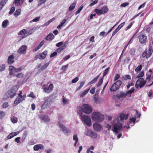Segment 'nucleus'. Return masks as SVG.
<instances>
[{
  "label": "nucleus",
  "mask_w": 153,
  "mask_h": 153,
  "mask_svg": "<svg viewBox=\"0 0 153 153\" xmlns=\"http://www.w3.org/2000/svg\"><path fill=\"white\" fill-rule=\"evenodd\" d=\"M128 114H127L126 115V114L121 113L119 117H117V120L118 122L117 123H115L114 124V130L113 131L116 133H118L119 130L121 131L123 128L122 125L121 123H119V122L122 121L124 119L127 120L128 118Z\"/></svg>",
  "instance_id": "1"
},
{
  "label": "nucleus",
  "mask_w": 153,
  "mask_h": 153,
  "mask_svg": "<svg viewBox=\"0 0 153 153\" xmlns=\"http://www.w3.org/2000/svg\"><path fill=\"white\" fill-rule=\"evenodd\" d=\"M19 87L18 85H16L13 87L10 90L8 91L6 94L7 96L6 98H4V99H7L9 97L10 98H13L16 95V92L18 90Z\"/></svg>",
  "instance_id": "2"
},
{
  "label": "nucleus",
  "mask_w": 153,
  "mask_h": 153,
  "mask_svg": "<svg viewBox=\"0 0 153 153\" xmlns=\"http://www.w3.org/2000/svg\"><path fill=\"white\" fill-rule=\"evenodd\" d=\"M91 115L92 119L95 121L100 122L104 120V115L100 112H93Z\"/></svg>",
  "instance_id": "3"
},
{
  "label": "nucleus",
  "mask_w": 153,
  "mask_h": 153,
  "mask_svg": "<svg viewBox=\"0 0 153 153\" xmlns=\"http://www.w3.org/2000/svg\"><path fill=\"white\" fill-rule=\"evenodd\" d=\"M82 110L84 113L88 114L91 113L92 108L88 104H83L82 107Z\"/></svg>",
  "instance_id": "4"
},
{
  "label": "nucleus",
  "mask_w": 153,
  "mask_h": 153,
  "mask_svg": "<svg viewBox=\"0 0 153 153\" xmlns=\"http://www.w3.org/2000/svg\"><path fill=\"white\" fill-rule=\"evenodd\" d=\"M122 82L120 80H117L111 86L110 88L111 91V92H114L116 91L119 88Z\"/></svg>",
  "instance_id": "5"
},
{
  "label": "nucleus",
  "mask_w": 153,
  "mask_h": 153,
  "mask_svg": "<svg viewBox=\"0 0 153 153\" xmlns=\"http://www.w3.org/2000/svg\"><path fill=\"white\" fill-rule=\"evenodd\" d=\"M81 119L88 126H91V120L89 117L85 115H83L81 117Z\"/></svg>",
  "instance_id": "6"
},
{
  "label": "nucleus",
  "mask_w": 153,
  "mask_h": 153,
  "mask_svg": "<svg viewBox=\"0 0 153 153\" xmlns=\"http://www.w3.org/2000/svg\"><path fill=\"white\" fill-rule=\"evenodd\" d=\"M58 124L61 131L63 132L65 134H68L71 131L68 129L65 126L60 122H58Z\"/></svg>",
  "instance_id": "7"
},
{
  "label": "nucleus",
  "mask_w": 153,
  "mask_h": 153,
  "mask_svg": "<svg viewBox=\"0 0 153 153\" xmlns=\"http://www.w3.org/2000/svg\"><path fill=\"white\" fill-rule=\"evenodd\" d=\"M47 54V51L46 50L44 51L43 53H40L39 55H37L35 56L36 59H44Z\"/></svg>",
  "instance_id": "8"
},
{
  "label": "nucleus",
  "mask_w": 153,
  "mask_h": 153,
  "mask_svg": "<svg viewBox=\"0 0 153 153\" xmlns=\"http://www.w3.org/2000/svg\"><path fill=\"white\" fill-rule=\"evenodd\" d=\"M138 38L140 42L141 43H144L146 41L147 36L145 34H140Z\"/></svg>",
  "instance_id": "9"
},
{
  "label": "nucleus",
  "mask_w": 153,
  "mask_h": 153,
  "mask_svg": "<svg viewBox=\"0 0 153 153\" xmlns=\"http://www.w3.org/2000/svg\"><path fill=\"white\" fill-rule=\"evenodd\" d=\"M93 128L97 131H100L102 129V126L97 123H95L93 125Z\"/></svg>",
  "instance_id": "10"
},
{
  "label": "nucleus",
  "mask_w": 153,
  "mask_h": 153,
  "mask_svg": "<svg viewBox=\"0 0 153 153\" xmlns=\"http://www.w3.org/2000/svg\"><path fill=\"white\" fill-rule=\"evenodd\" d=\"M137 82H139V87L141 88L145 85L146 83V81L144 80L143 78H141L137 80Z\"/></svg>",
  "instance_id": "11"
},
{
  "label": "nucleus",
  "mask_w": 153,
  "mask_h": 153,
  "mask_svg": "<svg viewBox=\"0 0 153 153\" xmlns=\"http://www.w3.org/2000/svg\"><path fill=\"white\" fill-rule=\"evenodd\" d=\"M27 48V46L25 45H22L18 50V52L23 54H25L26 53V50Z\"/></svg>",
  "instance_id": "12"
},
{
  "label": "nucleus",
  "mask_w": 153,
  "mask_h": 153,
  "mask_svg": "<svg viewBox=\"0 0 153 153\" xmlns=\"http://www.w3.org/2000/svg\"><path fill=\"white\" fill-rule=\"evenodd\" d=\"M126 93L124 92L123 91H120L119 93L118 94L116 95V97L118 99H120L121 98H125L126 97Z\"/></svg>",
  "instance_id": "13"
},
{
  "label": "nucleus",
  "mask_w": 153,
  "mask_h": 153,
  "mask_svg": "<svg viewBox=\"0 0 153 153\" xmlns=\"http://www.w3.org/2000/svg\"><path fill=\"white\" fill-rule=\"evenodd\" d=\"M14 62V57L13 55H10L8 58L7 63L11 65Z\"/></svg>",
  "instance_id": "14"
},
{
  "label": "nucleus",
  "mask_w": 153,
  "mask_h": 153,
  "mask_svg": "<svg viewBox=\"0 0 153 153\" xmlns=\"http://www.w3.org/2000/svg\"><path fill=\"white\" fill-rule=\"evenodd\" d=\"M14 69H15V67L13 66H10L9 67V75L10 78L14 75L13 74V72L14 71Z\"/></svg>",
  "instance_id": "15"
},
{
  "label": "nucleus",
  "mask_w": 153,
  "mask_h": 153,
  "mask_svg": "<svg viewBox=\"0 0 153 153\" xmlns=\"http://www.w3.org/2000/svg\"><path fill=\"white\" fill-rule=\"evenodd\" d=\"M43 146L41 144L36 145L33 147L34 150L35 151H37L39 149H43Z\"/></svg>",
  "instance_id": "16"
},
{
  "label": "nucleus",
  "mask_w": 153,
  "mask_h": 153,
  "mask_svg": "<svg viewBox=\"0 0 153 153\" xmlns=\"http://www.w3.org/2000/svg\"><path fill=\"white\" fill-rule=\"evenodd\" d=\"M19 34L22 35V37L23 38L28 36L27 31L25 29H23L21 30L19 32Z\"/></svg>",
  "instance_id": "17"
},
{
  "label": "nucleus",
  "mask_w": 153,
  "mask_h": 153,
  "mask_svg": "<svg viewBox=\"0 0 153 153\" xmlns=\"http://www.w3.org/2000/svg\"><path fill=\"white\" fill-rule=\"evenodd\" d=\"M38 29L37 27H33L32 29L27 31V35L29 36L33 33L35 31L37 30Z\"/></svg>",
  "instance_id": "18"
},
{
  "label": "nucleus",
  "mask_w": 153,
  "mask_h": 153,
  "mask_svg": "<svg viewBox=\"0 0 153 153\" xmlns=\"http://www.w3.org/2000/svg\"><path fill=\"white\" fill-rule=\"evenodd\" d=\"M55 36L52 33L49 34L46 37L45 39L47 41L52 40L54 38Z\"/></svg>",
  "instance_id": "19"
},
{
  "label": "nucleus",
  "mask_w": 153,
  "mask_h": 153,
  "mask_svg": "<svg viewBox=\"0 0 153 153\" xmlns=\"http://www.w3.org/2000/svg\"><path fill=\"white\" fill-rule=\"evenodd\" d=\"M100 74H99L94 78L92 80L88 83V85H90L96 82L97 81L98 78L100 76Z\"/></svg>",
  "instance_id": "20"
},
{
  "label": "nucleus",
  "mask_w": 153,
  "mask_h": 153,
  "mask_svg": "<svg viewBox=\"0 0 153 153\" xmlns=\"http://www.w3.org/2000/svg\"><path fill=\"white\" fill-rule=\"evenodd\" d=\"M40 118L42 120L45 122H49L50 120V119L48 116L45 115H42L40 116Z\"/></svg>",
  "instance_id": "21"
},
{
  "label": "nucleus",
  "mask_w": 153,
  "mask_h": 153,
  "mask_svg": "<svg viewBox=\"0 0 153 153\" xmlns=\"http://www.w3.org/2000/svg\"><path fill=\"white\" fill-rule=\"evenodd\" d=\"M153 52V50L152 48V46L149 45V47L148 49V53L149 55L148 56V57H150L152 54V53Z\"/></svg>",
  "instance_id": "22"
},
{
  "label": "nucleus",
  "mask_w": 153,
  "mask_h": 153,
  "mask_svg": "<svg viewBox=\"0 0 153 153\" xmlns=\"http://www.w3.org/2000/svg\"><path fill=\"white\" fill-rule=\"evenodd\" d=\"M89 90V89H88L81 91L80 93V96L81 97H84L88 93Z\"/></svg>",
  "instance_id": "23"
},
{
  "label": "nucleus",
  "mask_w": 153,
  "mask_h": 153,
  "mask_svg": "<svg viewBox=\"0 0 153 153\" xmlns=\"http://www.w3.org/2000/svg\"><path fill=\"white\" fill-rule=\"evenodd\" d=\"M101 10L102 12V14H105L108 11V9L106 6H104L102 7Z\"/></svg>",
  "instance_id": "24"
},
{
  "label": "nucleus",
  "mask_w": 153,
  "mask_h": 153,
  "mask_svg": "<svg viewBox=\"0 0 153 153\" xmlns=\"http://www.w3.org/2000/svg\"><path fill=\"white\" fill-rule=\"evenodd\" d=\"M22 100L21 97H17L16 98L14 101V102L15 104L17 105L19 103L21 102L22 101Z\"/></svg>",
  "instance_id": "25"
},
{
  "label": "nucleus",
  "mask_w": 153,
  "mask_h": 153,
  "mask_svg": "<svg viewBox=\"0 0 153 153\" xmlns=\"http://www.w3.org/2000/svg\"><path fill=\"white\" fill-rule=\"evenodd\" d=\"M23 2V0H15L14 1L15 4L17 6L22 4Z\"/></svg>",
  "instance_id": "26"
},
{
  "label": "nucleus",
  "mask_w": 153,
  "mask_h": 153,
  "mask_svg": "<svg viewBox=\"0 0 153 153\" xmlns=\"http://www.w3.org/2000/svg\"><path fill=\"white\" fill-rule=\"evenodd\" d=\"M73 139L75 141V142L74 144V146H76L77 143L78 141V138L77 137V134H74L73 136Z\"/></svg>",
  "instance_id": "27"
},
{
  "label": "nucleus",
  "mask_w": 153,
  "mask_h": 153,
  "mask_svg": "<svg viewBox=\"0 0 153 153\" xmlns=\"http://www.w3.org/2000/svg\"><path fill=\"white\" fill-rule=\"evenodd\" d=\"M134 88H131L130 90H129L128 91H127L126 93V95L128 94H130V97H131V95L132 93H134Z\"/></svg>",
  "instance_id": "28"
},
{
  "label": "nucleus",
  "mask_w": 153,
  "mask_h": 153,
  "mask_svg": "<svg viewBox=\"0 0 153 153\" xmlns=\"http://www.w3.org/2000/svg\"><path fill=\"white\" fill-rule=\"evenodd\" d=\"M89 134L90 137L93 138H95L97 137L96 133H94V132H90Z\"/></svg>",
  "instance_id": "29"
},
{
  "label": "nucleus",
  "mask_w": 153,
  "mask_h": 153,
  "mask_svg": "<svg viewBox=\"0 0 153 153\" xmlns=\"http://www.w3.org/2000/svg\"><path fill=\"white\" fill-rule=\"evenodd\" d=\"M66 46L65 44L64 45L62 46H61L60 48H58L56 50V52H60L62 51L63 49H65L66 47Z\"/></svg>",
  "instance_id": "30"
},
{
  "label": "nucleus",
  "mask_w": 153,
  "mask_h": 153,
  "mask_svg": "<svg viewBox=\"0 0 153 153\" xmlns=\"http://www.w3.org/2000/svg\"><path fill=\"white\" fill-rule=\"evenodd\" d=\"M76 4L74 3L71 4L69 7V10L70 11H72L75 7Z\"/></svg>",
  "instance_id": "31"
},
{
  "label": "nucleus",
  "mask_w": 153,
  "mask_h": 153,
  "mask_svg": "<svg viewBox=\"0 0 153 153\" xmlns=\"http://www.w3.org/2000/svg\"><path fill=\"white\" fill-rule=\"evenodd\" d=\"M66 21V20L65 19H63L60 24L57 26V28H60L63 26H64V25Z\"/></svg>",
  "instance_id": "32"
},
{
  "label": "nucleus",
  "mask_w": 153,
  "mask_h": 153,
  "mask_svg": "<svg viewBox=\"0 0 153 153\" xmlns=\"http://www.w3.org/2000/svg\"><path fill=\"white\" fill-rule=\"evenodd\" d=\"M94 12L98 15H100L102 14V12L101 9H96L94 10Z\"/></svg>",
  "instance_id": "33"
},
{
  "label": "nucleus",
  "mask_w": 153,
  "mask_h": 153,
  "mask_svg": "<svg viewBox=\"0 0 153 153\" xmlns=\"http://www.w3.org/2000/svg\"><path fill=\"white\" fill-rule=\"evenodd\" d=\"M47 0H38V3L37 5L38 6H40L43 4L45 3Z\"/></svg>",
  "instance_id": "34"
},
{
  "label": "nucleus",
  "mask_w": 153,
  "mask_h": 153,
  "mask_svg": "<svg viewBox=\"0 0 153 153\" xmlns=\"http://www.w3.org/2000/svg\"><path fill=\"white\" fill-rule=\"evenodd\" d=\"M6 3V1L5 0H2L0 3V8L1 9L3 6L5 5Z\"/></svg>",
  "instance_id": "35"
},
{
  "label": "nucleus",
  "mask_w": 153,
  "mask_h": 153,
  "mask_svg": "<svg viewBox=\"0 0 153 153\" xmlns=\"http://www.w3.org/2000/svg\"><path fill=\"white\" fill-rule=\"evenodd\" d=\"M12 122L13 123H16L18 121L17 118L14 116H13L11 119Z\"/></svg>",
  "instance_id": "36"
},
{
  "label": "nucleus",
  "mask_w": 153,
  "mask_h": 153,
  "mask_svg": "<svg viewBox=\"0 0 153 153\" xmlns=\"http://www.w3.org/2000/svg\"><path fill=\"white\" fill-rule=\"evenodd\" d=\"M136 52V49L133 48H131L130 51V53L131 55L134 56Z\"/></svg>",
  "instance_id": "37"
},
{
  "label": "nucleus",
  "mask_w": 153,
  "mask_h": 153,
  "mask_svg": "<svg viewBox=\"0 0 153 153\" xmlns=\"http://www.w3.org/2000/svg\"><path fill=\"white\" fill-rule=\"evenodd\" d=\"M149 55V53H148L147 51H145L142 55V58L146 57V58H148L149 57H148V56Z\"/></svg>",
  "instance_id": "38"
},
{
  "label": "nucleus",
  "mask_w": 153,
  "mask_h": 153,
  "mask_svg": "<svg viewBox=\"0 0 153 153\" xmlns=\"http://www.w3.org/2000/svg\"><path fill=\"white\" fill-rule=\"evenodd\" d=\"M142 68V66L141 65H139L135 69V71L136 72H140Z\"/></svg>",
  "instance_id": "39"
},
{
  "label": "nucleus",
  "mask_w": 153,
  "mask_h": 153,
  "mask_svg": "<svg viewBox=\"0 0 153 153\" xmlns=\"http://www.w3.org/2000/svg\"><path fill=\"white\" fill-rule=\"evenodd\" d=\"M8 22V20L7 19H6L4 21L2 22V27H6Z\"/></svg>",
  "instance_id": "40"
},
{
  "label": "nucleus",
  "mask_w": 153,
  "mask_h": 153,
  "mask_svg": "<svg viewBox=\"0 0 153 153\" xmlns=\"http://www.w3.org/2000/svg\"><path fill=\"white\" fill-rule=\"evenodd\" d=\"M134 81L128 83V85L126 86L127 88L129 89L131 86H134Z\"/></svg>",
  "instance_id": "41"
},
{
  "label": "nucleus",
  "mask_w": 153,
  "mask_h": 153,
  "mask_svg": "<svg viewBox=\"0 0 153 153\" xmlns=\"http://www.w3.org/2000/svg\"><path fill=\"white\" fill-rule=\"evenodd\" d=\"M103 77H102L101 78L99 82L98 83L97 85V86L98 87H100L101 85L102 84L103 82Z\"/></svg>",
  "instance_id": "42"
},
{
  "label": "nucleus",
  "mask_w": 153,
  "mask_h": 153,
  "mask_svg": "<svg viewBox=\"0 0 153 153\" xmlns=\"http://www.w3.org/2000/svg\"><path fill=\"white\" fill-rule=\"evenodd\" d=\"M110 68V67H108V68H106L103 73V77L104 76H105L108 73L109 71V70Z\"/></svg>",
  "instance_id": "43"
},
{
  "label": "nucleus",
  "mask_w": 153,
  "mask_h": 153,
  "mask_svg": "<svg viewBox=\"0 0 153 153\" xmlns=\"http://www.w3.org/2000/svg\"><path fill=\"white\" fill-rule=\"evenodd\" d=\"M49 63H47L45 64L44 65H43L40 69L39 70L40 71H42L45 69L49 65Z\"/></svg>",
  "instance_id": "44"
},
{
  "label": "nucleus",
  "mask_w": 153,
  "mask_h": 153,
  "mask_svg": "<svg viewBox=\"0 0 153 153\" xmlns=\"http://www.w3.org/2000/svg\"><path fill=\"white\" fill-rule=\"evenodd\" d=\"M20 13V10L19 9L17 10L14 13V16H17Z\"/></svg>",
  "instance_id": "45"
},
{
  "label": "nucleus",
  "mask_w": 153,
  "mask_h": 153,
  "mask_svg": "<svg viewBox=\"0 0 153 153\" xmlns=\"http://www.w3.org/2000/svg\"><path fill=\"white\" fill-rule=\"evenodd\" d=\"M5 69V65L4 64H2L0 65V71H2L4 70Z\"/></svg>",
  "instance_id": "46"
},
{
  "label": "nucleus",
  "mask_w": 153,
  "mask_h": 153,
  "mask_svg": "<svg viewBox=\"0 0 153 153\" xmlns=\"http://www.w3.org/2000/svg\"><path fill=\"white\" fill-rule=\"evenodd\" d=\"M134 23V21H133V22H130L129 24L126 27V28L125 29L126 30H127L128 29H129L130 28Z\"/></svg>",
  "instance_id": "47"
},
{
  "label": "nucleus",
  "mask_w": 153,
  "mask_h": 153,
  "mask_svg": "<svg viewBox=\"0 0 153 153\" xmlns=\"http://www.w3.org/2000/svg\"><path fill=\"white\" fill-rule=\"evenodd\" d=\"M5 115L4 112L2 111H0V119H1Z\"/></svg>",
  "instance_id": "48"
},
{
  "label": "nucleus",
  "mask_w": 153,
  "mask_h": 153,
  "mask_svg": "<svg viewBox=\"0 0 153 153\" xmlns=\"http://www.w3.org/2000/svg\"><path fill=\"white\" fill-rule=\"evenodd\" d=\"M24 74L22 73H19L16 75L17 78H19L23 77Z\"/></svg>",
  "instance_id": "49"
},
{
  "label": "nucleus",
  "mask_w": 153,
  "mask_h": 153,
  "mask_svg": "<svg viewBox=\"0 0 153 153\" xmlns=\"http://www.w3.org/2000/svg\"><path fill=\"white\" fill-rule=\"evenodd\" d=\"M85 82V81H84L83 82H81L79 86L76 89V90H79L83 86Z\"/></svg>",
  "instance_id": "50"
},
{
  "label": "nucleus",
  "mask_w": 153,
  "mask_h": 153,
  "mask_svg": "<svg viewBox=\"0 0 153 153\" xmlns=\"http://www.w3.org/2000/svg\"><path fill=\"white\" fill-rule=\"evenodd\" d=\"M68 66V64L65 65L63 66L61 68V69L63 71H66V69H67Z\"/></svg>",
  "instance_id": "51"
},
{
  "label": "nucleus",
  "mask_w": 153,
  "mask_h": 153,
  "mask_svg": "<svg viewBox=\"0 0 153 153\" xmlns=\"http://www.w3.org/2000/svg\"><path fill=\"white\" fill-rule=\"evenodd\" d=\"M144 74V72L143 71H141L139 74L138 76L137 77V78H139L140 77H142Z\"/></svg>",
  "instance_id": "52"
},
{
  "label": "nucleus",
  "mask_w": 153,
  "mask_h": 153,
  "mask_svg": "<svg viewBox=\"0 0 153 153\" xmlns=\"http://www.w3.org/2000/svg\"><path fill=\"white\" fill-rule=\"evenodd\" d=\"M123 78L125 80H127L128 79H131V77L128 74L125 76L123 77Z\"/></svg>",
  "instance_id": "53"
},
{
  "label": "nucleus",
  "mask_w": 153,
  "mask_h": 153,
  "mask_svg": "<svg viewBox=\"0 0 153 153\" xmlns=\"http://www.w3.org/2000/svg\"><path fill=\"white\" fill-rule=\"evenodd\" d=\"M125 24V22H123L122 23H121L120 25L118 27H117V28L120 30L121 28H122L124 25Z\"/></svg>",
  "instance_id": "54"
},
{
  "label": "nucleus",
  "mask_w": 153,
  "mask_h": 153,
  "mask_svg": "<svg viewBox=\"0 0 153 153\" xmlns=\"http://www.w3.org/2000/svg\"><path fill=\"white\" fill-rule=\"evenodd\" d=\"M14 137V136L13 134L12 133H11L7 136V139H10Z\"/></svg>",
  "instance_id": "55"
},
{
  "label": "nucleus",
  "mask_w": 153,
  "mask_h": 153,
  "mask_svg": "<svg viewBox=\"0 0 153 153\" xmlns=\"http://www.w3.org/2000/svg\"><path fill=\"white\" fill-rule=\"evenodd\" d=\"M95 91V88L94 87H92L90 90V93L92 94L94 93Z\"/></svg>",
  "instance_id": "56"
},
{
  "label": "nucleus",
  "mask_w": 153,
  "mask_h": 153,
  "mask_svg": "<svg viewBox=\"0 0 153 153\" xmlns=\"http://www.w3.org/2000/svg\"><path fill=\"white\" fill-rule=\"evenodd\" d=\"M83 6L82 5L78 9V10L76 11V13L77 14L79 13L82 10L83 8Z\"/></svg>",
  "instance_id": "57"
},
{
  "label": "nucleus",
  "mask_w": 153,
  "mask_h": 153,
  "mask_svg": "<svg viewBox=\"0 0 153 153\" xmlns=\"http://www.w3.org/2000/svg\"><path fill=\"white\" fill-rule=\"evenodd\" d=\"M79 78L78 77H76L72 81V83H75L78 80Z\"/></svg>",
  "instance_id": "58"
},
{
  "label": "nucleus",
  "mask_w": 153,
  "mask_h": 153,
  "mask_svg": "<svg viewBox=\"0 0 153 153\" xmlns=\"http://www.w3.org/2000/svg\"><path fill=\"white\" fill-rule=\"evenodd\" d=\"M120 77V75L119 74H116L114 78V81H116Z\"/></svg>",
  "instance_id": "59"
},
{
  "label": "nucleus",
  "mask_w": 153,
  "mask_h": 153,
  "mask_svg": "<svg viewBox=\"0 0 153 153\" xmlns=\"http://www.w3.org/2000/svg\"><path fill=\"white\" fill-rule=\"evenodd\" d=\"M28 96L29 97H32L33 99L35 98V96L33 92H31L28 95Z\"/></svg>",
  "instance_id": "60"
},
{
  "label": "nucleus",
  "mask_w": 153,
  "mask_h": 153,
  "mask_svg": "<svg viewBox=\"0 0 153 153\" xmlns=\"http://www.w3.org/2000/svg\"><path fill=\"white\" fill-rule=\"evenodd\" d=\"M15 10V8L14 7H12L10 10L9 12V14H12V13Z\"/></svg>",
  "instance_id": "61"
},
{
  "label": "nucleus",
  "mask_w": 153,
  "mask_h": 153,
  "mask_svg": "<svg viewBox=\"0 0 153 153\" xmlns=\"http://www.w3.org/2000/svg\"><path fill=\"white\" fill-rule=\"evenodd\" d=\"M57 54V53L56 51L52 53L50 55V57L51 58H52L54 56H56Z\"/></svg>",
  "instance_id": "62"
},
{
  "label": "nucleus",
  "mask_w": 153,
  "mask_h": 153,
  "mask_svg": "<svg viewBox=\"0 0 153 153\" xmlns=\"http://www.w3.org/2000/svg\"><path fill=\"white\" fill-rule=\"evenodd\" d=\"M8 106V102H4L2 105V107L4 108H5Z\"/></svg>",
  "instance_id": "63"
},
{
  "label": "nucleus",
  "mask_w": 153,
  "mask_h": 153,
  "mask_svg": "<svg viewBox=\"0 0 153 153\" xmlns=\"http://www.w3.org/2000/svg\"><path fill=\"white\" fill-rule=\"evenodd\" d=\"M119 30L117 28L115 29L113 32L112 36L114 35Z\"/></svg>",
  "instance_id": "64"
}]
</instances>
